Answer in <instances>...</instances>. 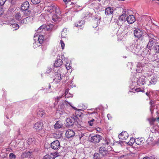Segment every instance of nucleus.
Here are the masks:
<instances>
[{
	"label": "nucleus",
	"instance_id": "1",
	"mask_svg": "<svg viewBox=\"0 0 159 159\" xmlns=\"http://www.w3.org/2000/svg\"><path fill=\"white\" fill-rule=\"evenodd\" d=\"M156 36L152 33L148 32L144 37L142 38L141 40L145 42H148L147 45V48L149 50L152 49V47L156 45L157 40Z\"/></svg>",
	"mask_w": 159,
	"mask_h": 159
},
{
	"label": "nucleus",
	"instance_id": "2",
	"mask_svg": "<svg viewBox=\"0 0 159 159\" xmlns=\"http://www.w3.org/2000/svg\"><path fill=\"white\" fill-rule=\"evenodd\" d=\"M30 4L28 1L24 2L21 6V9L22 10V12L25 16L30 15L31 11L29 9Z\"/></svg>",
	"mask_w": 159,
	"mask_h": 159
},
{
	"label": "nucleus",
	"instance_id": "3",
	"mask_svg": "<svg viewBox=\"0 0 159 159\" xmlns=\"http://www.w3.org/2000/svg\"><path fill=\"white\" fill-rule=\"evenodd\" d=\"M123 14L119 17L117 24L119 26H122L126 21L125 17L127 16V11L126 9H123Z\"/></svg>",
	"mask_w": 159,
	"mask_h": 159
},
{
	"label": "nucleus",
	"instance_id": "4",
	"mask_svg": "<svg viewBox=\"0 0 159 159\" xmlns=\"http://www.w3.org/2000/svg\"><path fill=\"white\" fill-rule=\"evenodd\" d=\"M148 33H146L144 30L142 29H136L134 31V36L138 38H140L142 36V38L144 37L146 34Z\"/></svg>",
	"mask_w": 159,
	"mask_h": 159
},
{
	"label": "nucleus",
	"instance_id": "5",
	"mask_svg": "<svg viewBox=\"0 0 159 159\" xmlns=\"http://www.w3.org/2000/svg\"><path fill=\"white\" fill-rule=\"evenodd\" d=\"M77 117L75 115H72V116L67 118L66 120V126H70L73 125L76 120Z\"/></svg>",
	"mask_w": 159,
	"mask_h": 159
},
{
	"label": "nucleus",
	"instance_id": "6",
	"mask_svg": "<svg viewBox=\"0 0 159 159\" xmlns=\"http://www.w3.org/2000/svg\"><path fill=\"white\" fill-rule=\"evenodd\" d=\"M102 139V137L101 136L96 134L91 137L90 141L91 142L96 144L98 143Z\"/></svg>",
	"mask_w": 159,
	"mask_h": 159
},
{
	"label": "nucleus",
	"instance_id": "7",
	"mask_svg": "<svg viewBox=\"0 0 159 159\" xmlns=\"http://www.w3.org/2000/svg\"><path fill=\"white\" fill-rule=\"evenodd\" d=\"M51 148L53 149H58L60 147V144L59 141L56 140L53 141L51 143Z\"/></svg>",
	"mask_w": 159,
	"mask_h": 159
},
{
	"label": "nucleus",
	"instance_id": "8",
	"mask_svg": "<svg viewBox=\"0 0 159 159\" xmlns=\"http://www.w3.org/2000/svg\"><path fill=\"white\" fill-rule=\"evenodd\" d=\"M126 20L129 24H132L135 21V18L133 15H130L127 16Z\"/></svg>",
	"mask_w": 159,
	"mask_h": 159
},
{
	"label": "nucleus",
	"instance_id": "9",
	"mask_svg": "<svg viewBox=\"0 0 159 159\" xmlns=\"http://www.w3.org/2000/svg\"><path fill=\"white\" fill-rule=\"evenodd\" d=\"M99 152L103 157H104L108 153V151L105 147H101L99 149Z\"/></svg>",
	"mask_w": 159,
	"mask_h": 159
},
{
	"label": "nucleus",
	"instance_id": "10",
	"mask_svg": "<svg viewBox=\"0 0 159 159\" xmlns=\"http://www.w3.org/2000/svg\"><path fill=\"white\" fill-rule=\"evenodd\" d=\"M75 135V132L71 129H68L66 133V137L68 139L70 138Z\"/></svg>",
	"mask_w": 159,
	"mask_h": 159
},
{
	"label": "nucleus",
	"instance_id": "11",
	"mask_svg": "<svg viewBox=\"0 0 159 159\" xmlns=\"http://www.w3.org/2000/svg\"><path fill=\"white\" fill-rule=\"evenodd\" d=\"M128 137V134L126 132H122L119 135V139L122 140L126 139Z\"/></svg>",
	"mask_w": 159,
	"mask_h": 159
},
{
	"label": "nucleus",
	"instance_id": "12",
	"mask_svg": "<svg viewBox=\"0 0 159 159\" xmlns=\"http://www.w3.org/2000/svg\"><path fill=\"white\" fill-rule=\"evenodd\" d=\"M43 124L41 122H37L34 126V129L37 130H41L43 128Z\"/></svg>",
	"mask_w": 159,
	"mask_h": 159
},
{
	"label": "nucleus",
	"instance_id": "13",
	"mask_svg": "<svg viewBox=\"0 0 159 159\" xmlns=\"http://www.w3.org/2000/svg\"><path fill=\"white\" fill-rule=\"evenodd\" d=\"M114 10L111 7H108L105 9V13L106 15H112L113 13Z\"/></svg>",
	"mask_w": 159,
	"mask_h": 159
},
{
	"label": "nucleus",
	"instance_id": "14",
	"mask_svg": "<svg viewBox=\"0 0 159 159\" xmlns=\"http://www.w3.org/2000/svg\"><path fill=\"white\" fill-rule=\"evenodd\" d=\"M145 65H142L141 63H138L137 66L136 71L138 73H140L143 70V67Z\"/></svg>",
	"mask_w": 159,
	"mask_h": 159
},
{
	"label": "nucleus",
	"instance_id": "15",
	"mask_svg": "<svg viewBox=\"0 0 159 159\" xmlns=\"http://www.w3.org/2000/svg\"><path fill=\"white\" fill-rule=\"evenodd\" d=\"M56 6L54 5L48 6L47 7V10L50 13H52L56 10Z\"/></svg>",
	"mask_w": 159,
	"mask_h": 159
},
{
	"label": "nucleus",
	"instance_id": "16",
	"mask_svg": "<svg viewBox=\"0 0 159 159\" xmlns=\"http://www.w3.org/2000/svg\"><path fill=\"white\" fill-rule=\"evenodd\" d=\"M63 63L62 60L60 59H57L54 64V66L56 67H57L61 66Z\"/></svg>",
	"mask_w": 159,
	"mask_h": 159
},
{
	"label": "nucleus",
	"instance_id": "17",
	"mask_svg": "<svg viewBox=\"0 0 159 159\" xmlns=\"http://www.w3.org/2000/svg\"><path fill=\"white\" fill-rule=\"evenodd\" d=\"M30 152L29 151H26L22 154L21 157V158H24L28 157H29L30 156Z\"/></svg>",
	"mask_w": 159,
	"mask_h": 159
},
{
	"label": "nucleus",
	"instance_id": "18",
	"mask_svg": "<svg viewBox=\"0 0 159 159\" xmlns=\"http://www.w3.org/2000/svg\"><path fill=\"white\" fill-rule=\"evenodd\" d=\"M150 50L149 49H148V48L147 49V48L144 49L141 53L143 56H146L147 55H149L150 54Z\"/></svg>",
	"mask_w": 159,
	"mask_h": 159
},
{
	"label": "nucleus",
	"instance_id": "19",
	"mask_svg": "<svg viewBox=\"0 0 159 159\" xmlns=\"http://www.w3.org/2000/svg\"><path fill=\"white\" fill-rule=\"evenodd\" d=\"M67 30L66 28L63 29L61 32V36L63 38H65L67 35Z\"/></svg>",
	"mask_w": 159,
	"mask_h": 159
},
{
	"label": "nucleus",
	"instance_id": "20",
	"mask_svg": "<svg viewBox=\"0 0 159 159\" xmlns=\"http://www.w3.org/2000/svg\"><path fill=\"white\" fill-rule=\"evenodd\" d=\"M103 157L100 153H95L94 155L93 159H100Z\"/></svg>",
	"mask_w": 159,
	"mask_h": 159
},
{
	"label": "nucleus",
	"instance_id": "21",
	"mask_svg": "<svg viewBox=\"0 0 159 159\" xmlns=\"http://www.w3.org/2000/svg\"><path fill=\"white\" fill-rule=\"evenodd\" d=\"M62 125L61 124V122L59 121H57L55 125H54V127L56 129H58L62 127Z\"/></svg>",
	"mask_w": 159,
	"mask_h": 159
},
{
	"label": "nucleus",
	"instance_id": "22",
	"mask_svg": "<svg viewBox=\"0 0 159 159\" xmlns=\"http://www.w3.org/2000/svg\"><path fill=\"white\" fill-rule=\"evenodd\" d=\"M44 111V110L42 109L39 110L37 111L38 114L41 117L45 115Z\"/></svg>",
	"mask_w": 159,
	"mask_h": 159
},
{
	"label": "nucleus",
	"instance_id": "23",
	"mask_svg": "<svg viewBox=\"0 0 159 159\" xmlns=\"http://www.w3.org/2000/svg\"><path fill=\"white\" fill-rule=\"evenodd\" d=\"M134 142L137 144L138 145H141L143 143V140H141V139H139V138L135 139L134 140Z\"/></svg>",
	"mask_w": 159,
	"mask_h": 159
},
{
	"label": "nucleus",
	"instance_id": "24",
	"mask_svg": "<svg viewBox=\"0 0 159 159\" xmlns=\"http://www.w3.org/2000/svg\"><path fill=\"white\" fill-rule=\"evenodd\" d=\"M84 23V21L81 20L75 24V25L78 27H81Z\"/></svg>",
	"mask_w": 159,
	"mask_h": 159
},
{
	"label": "nucleus",
	"instance_id": "25",
	"mask_svg": "<svg viewBox=\"0 0 159 159\" xmlns=\"http://www.w3.org/2000/svg\"><path fill=\"white\" fill-rule=\"evenodd\" d=\"M15 17L17 20H19L21 19L22 17L20 12H18L16 14Z\"/></svg>",
	"mask_w": 159,
	"mask_h": 159
},
{
	"label": "nucleus",
	"instance_id": "26",
	"mask_svg": "<svg viewBox=\"0 0 159 159\" xmlns=\"http://www.w3.org/2000/svg\"><path fill=\"white\" fill-rule=\"evenodd\" d=\"M46 28V26L45 25H42L40 26L39 28L38 29L37 31L38 32L40 33L44 29H45Z\"/></svg>",
	"mask_w": 159,
	"mask_h": 159
},
{
	"label": "nucleus",
	"instance_id": "27",
	"mask_svg": "<svg viewBox=\"0 0 159 159\" xmlns=\"http://www.w3.org/2000/svg\"><path fill=\"white\" fill-rule=\"evenodd\" d=\"M44 39V38L43 35H39L38 38V43L40 44H41L43 42Z\"/></svg>",
	"mask_w": 159,
	"mask_h": 159
},
{
	"label": "nucleus",
	"instance_id": "28",
	"mask_svg": "<svg viewBox=\"0 0 159 159\" xmlns=\"http://www.w3.org/2000/svg\"><path fill=\"white\" fill-rule=\"evenodd\" d=\"M130 49L131 50L132 52L134 53L138 51V50L136 48L134 47L133 45H132L130 47Z\"/></svg>",
	"mask_w": 159,
	"mask_h": 159
},
{
	"label": "nucleus",
	"instance_id": "29",
	"mask_svg": "<svg viewBox=\"0 0 159 159\" xmlns=\"http://www.w3.org/2000/svg\"><path fill=\"white\" fill-rule=\"evenodd\" d=\"M152 49L156 51V52H159V45H156L152 47Z\"/></svg>",
	"mask_w": 159,
	"mask_h": 159
},
{
	"label": "nucleus",
	"instance_id": "30",
	"mask_svg": "<svg viewBox=\"0 0 159 159\" xmlns=\"http://www.w3.org/2000/svg\"><path fill=\"white\" fill-rule=\"evenodd\" d=\"M58 17L57 15L54 14L52 16V20L54 22L57 21L58 20Z\"/></svg>",
	"mask_w": 159,
	"mask_h": 159
},
{
	"label": "nucleus",
	"instance_id": "31",
	"mask_svg": "<svg viewBox=\"0 0 159 159\" xmlns=\"http://www.w3.org/2000/svg\"><path fill=\"white\" fill-rule=\"evenodd\" d=\"M34 140V139L33 138H30L28 139L27 142L28 144L29 145H30L31 144L33 143Z\"/></svg>",
	"mask_w": 159,
	"mask_h": 159
},
{
	"label": "nucleus",
	"instance_id": "32",
	"mask_svg": "<svg viewBox=\"0 0 159 159\" xmlns=\"http://www.w3.org/2000/svg\"><path fill=\"white\" fill-rule=\"evenodd\" d=\"M10 26L13 28H16L15 29V30H16L19 28V25L15 23L11 24Z\"/></svg>",
	"mask_w": 159,
	"mask_h": 159
},
{
	"label": "nucleus",
	"instance_id": "33",
	"mask_svg": "<svg viewBox=\"0 0 159 159\" xmlns=\"http://www.w3.org/2000/svg\"><path fill=\"white\" fill-rule=\"evenodd\" d=\"M9 157L10 159H15L16 157V155L13 153H11L9 155Z\"/></svg>",
	"mask_w": 159,
	"mask_h": 159
},
{
	"label": "nucleus",
	"instance_id": "34",
	"mask_svg": "<svg viewBox=\"0 0 159 159\" xmlns=\"http://www.w3.org/2000/svg\"><path fill=\"white\" fill-rule=\"evenodd\" d=\"M157 82V80L156 78H152L150 81V83L151 84H154Z\"/></svg>",
	"mask_w": 159,
	"mask_h": 159
},
{
	"label": "nucleus",
	"instance_id": "35",
	"mask_svg": "<svg viewBox=\"0 0 159 159\" xmlns=\"http://www.w3.org/2000/svg\"><path fill=\"white\" fill-rule=\"evenodd\" d=\"M34 18V17L33 16H28L26 18H25V19L27 20V21H28V23L31 21Z\"/></svg>",
	"mask_w": 159,
	"mask_h": 159
},
{
	"label": "nucleus",
	"instance_id": "36",
	"mask_svg": "<svg viewBox=\"0 0 159 159\" xmlns=\"http://www.w3.org/2000/svg\"><path fill=\"white\" fill-rule=\"evenodd\" d=\"M28 23V21H27V20L25 19V18L23 19V20H21L20 22V23L21 24H26Z\"/></svg>",
	"mask_w": 159,
	"mask_h": 159
},
{
	"label": "nucleus",
	"instance_id": "37",
	"mask_svg": "<svg viewBox=\"0 0 159 159\" xmlns=\"http://www.w3.org/2000/svg\"><path fill=\"white\" fill-rule=\"evenodd\" d=\"M55 79L58 80L60 81L61 79V75L60 74H57L55 75ZM58 81V80H57Z\"/></svg>",
	"mask_w": 159,
	"mask_h": 159
},
{
	"label": "nucleus",
	"instance_id": "38",
	"mask_svg": "<svg viewBox=\"0 0 159 159\" xmlns=\"http://www.w3.org/2000/svg\"><path fill=\"white\" fill-rule=\"evenodd\" d=\"M32 2L34 4H37L39 3L40 2V0H31Z\"/></svg>",
	"mask_w": 159,
	"mask_h": 159
},
{
	"label": "nucleus",
	"instance_id": "39",
	"mask_svg": "<svg viewBox=\"0 0 159 159\" xmlns=\"http://www.w3.org/2000/svg\"><path fill=\"white\" fill-rule=\"evenodd\" d=\"M94 121V119H93L91 120L90 121H89L88 122V124H89V125L90 126H92L93 125V122Z\"/></svg>",
	"mask_w": 159,
	"mask_h": 159
},
{
	"label": "nucleus",
	"instance_id": "40",
	"mask_svg": "<svg viewBox=\"0 0 159 159\" xmlns=\"http://www.w3.org/2000/svg\"><path fill=\"white\" fill-rule=\"evenodd\" d=\"M51 157L48 155H46L43 157V159H51Z\"/></svg>",
	"mask_w": 159,
	"mask_h": 159
},
{
	"label": "nucleus",
	"instance_id": "41",
	"mask_svg": "<svg viewBox=\"0 0 159 159\" xmlns=\"http://www.w3.org/2000/svg\"><path fill=\"white\" fill-rule=\"evenodd\" d=\"M65 66L67 70H69L71 68V66L69 64L67 63L65 65Z\"/></svg>",
	"mask_w": 159,
	"mask_h": 159
},
{
	"label": "nucleus",
	"instance_id": "42",
	"mask_svg": "<svg viewBox=\"0 0 159 159\" xmlns=\"http://www.w3.org/2000/svg\"><path fill=\"white\" fill-rule=\"evenodd\" d=\"M60 43L61 44V48L62 49H63L65 47V44L62 40H61L60 41Z\"/></svg>",
	"mask_w": 159,
	"mask_h": 159
},
{
	"label": "nucleus",
	"instance_id": "43",
	"mask_svg": "<svg viewBox=\"0 0 159 159\" xmlns=\"http://www.w3.org/2000/svg\"><path fill=\"white\" fill-rule=\"evenodd\" d=\"M68 90H66V91H65V94H66V95H65V97L66 98H69V97H73V95H71V96H68L67 95V93H68Z\"/></svg>",
	"mask_w": 159,
	"mask_h": 159
},
{
	"label": "nucleus",
	"instance_id": "44",
	"mask_svg": "<svg viewBox=\"0 0 159 159\" xmlns=\"http://www.w3.org/2000/svg\"><path fill=\"white\" fill-rule=\"evenodd\" d=\"M6 0H0V6L3 5L5 2Z\"/></svg>",
	"mask_w": 159,
	"mask_h": 159
},
{
	"label": "nucleus",
	"instance_id": "45",
	"mask_svg": "<svg viewBox=\"0 0 159 159\" xmlns=\"http://www.w3.org/2000/svg\"><path fill=\"white\" fill-rule=\"evenodd\" d=\"M51 68H48L47 69L46 72L47 73H49L51 71Z\"/></svg>",
	"mask_w": 159,
	"mask_h": 159
},
{
	"label": "nucleus",
	"instance_id": "46",
	"mask_svg": "<svg viewBox=\"0 0 159 159\" xmlns=\"http://www.w3.org/2000/svg\"><path fill=\"white\" fill-rule=\"evenodd\" d=\"M154 103V101L151 100L150 102V104L151 105V107L153 105Z\"/></svg>",
	"mask_w": 159,
	"mask_h": 159
},
{
	"label": "nucleus",
	"instance_id": "47",
	"mask_svg": "<svg viewBox=\"0 0 159 159\" xmlns=\"http://www.w3.org/2000/svg\"><path fill=\"white\" fill-rule=\"evenodd\" d=\"M84 133H81L79 135V137L80 139H81L83 136H84Z\"/></svg>",
	"mask_w": 159,
	"mask_h": 159
},
{
	"label": "nucleus",
	"instance_id": "48",
	"mask_svg": "<svg viewBox=\"0 0 159 159\" xmlns=\"http://www.w3.org/2000/svg\"><path fill=\"white\" fill-rule=\"evenodd\" d=\"M41 132L40 133L42 134H45L46 133V131L44 129L43 130H41Z\"/></svg>",
	"mask_w": 159,
	"mask_h": 159
},
{
	"label": "nucleus",
	"instance_id": "49",
	"mask_svg": "<svg viewBox=\"0 0 159 159\" xmlns=\"http://www.w3.org/2000/svg\"><path fill=\"white\" fill-rule=\"evenodd\" d=\"M152 157H144L143 159H152Z\"/></svg>",
	"mask_w": 159,
	"mask_h": 159
},
{
	"label": "nucleus",
	"instance_id": "50",
	"mask_svg": "<svg viewBox=\"0 0 159 159\" xmlns=\"http://www.w3.org/2000/svg\"><path fill=\"white\" fill-rule=\"evenodd\" d=\"M59 100H58V99H57V98H56L55 99V102L54 103V104H57L58 103V102H59Z\"/></svg>",
	"mask_w": 159,
	"mask_h": 159
},
{
	"label": "nucleus",
	"instance_id": "51",
	"mask_svg": "<svg viewBox=\"0 0 159 159\" xmlns=\"http://www.w3.org/2000/svg\"><path fill=\"white\" fill-rule=\"evenodd\" d=\"M3 13V11L2 8H0V15H1Z\"/></svg>",
	"mask_w": 159,
	"mask_h": 159
},
{
	"label": "nucleus",
	"instance_id": "52",
	"mask_svg": "<svg viewBox=\"0 0 159 159\" xmlns=\"http://www.w3.org/2000/svg\"><path fill=\"white\" fill-rule=\"evenodd\" d=\"M123 143V142L121 141H120L119 143L120 145H122V143Z\"/></svg>",
	"mask_w": 159,
	"mask_h": 159
},
{
	"label": "nucleus",
	"instance_id": "53",
	"mask_svg": "<svg viewBox=\"0 0 159 159\" xmlns=\"http://www.w3.org/2000/svg\"><path fill=\"white\" fill-rule=\"evenodd\" d=\"M7 154H5V155H3L2 156V157H7Z\"/></svg>",
	"mask_w": 159,
	"mask_h": 159
},
{
	"label": "nucleus",
	"instance_id": "54",
	"mask_svg": "<svg viewBox=\"0 0 159 159\" xmlns=\"http://www.w3.org/2000/svg\"><path fill=\"white\" fill-rule=\"evenodd\" d=\"M62 96L58 97L57 98L59 100L60 98H62Z\"/></svg>",
	"mask_w": 159,
	"mask_h": 159
},
{
	"label": "nucleus",
	"instance_id": "55",
	"mask_svg": "<svg viewBox=\"0 0 159 159\" xmlns=\"http://www.w3.org/2000/svg\"><path fill=\"white\" fill-rule=\"evenodd\" d=\"M74 109H75V107H72V106H71L70 105V103L69 102H67Z\"/></svg>",
	"mask_w": 159,
	"mask_h": 159
},
{
	"label": "nucleus",
	"instance_id": "56",
	"mask_svg": "<svg viewBox=\"0 0 159 159\" xmlns=\"http://www.w3.org/2000/svg\"><path fill=\"white\" fill-rule=\"evenodd\" d=\"M156 119L154 118H153L152 119V121L153 122L155 121Z\"/></svg>",
	"mask_w": 159,
	"mask_h": 159
},
{
	"label": "nucleus",
	"instance_id": "57",
	"mask_svg": "<svg viewBox=\"0 0 159 159\" xmlns=\"http://www.w3.org/2000/svg\"><path fill=\"white\" fill-rule=\"evenodd\" d=\"M110 116V115L109 114H108L107 115V117H108V119H109V116Z\"/></svg>",
	"mask_w": 159,
	"mask_h": 159
},
{
	"label": "nucleus",
	"instance_id": "58",
	"mask_svg": "<svg viewBox=\"0 0 159 159\" xmlns=\"http://www.w3.org/2000/svg\"><path fill=\"white\" fill-rule=\"evenodd\" d=\"M105 143H103L104 144H108V143L107 142H106L105 140Z\"/></svg>",
	"mask_w": 159,
	"mask_h": 159
},
{
	"label": "nucleus",
	"instance_id": "59",
	"mask_svg": "<svg viewBox=\"0 0 159 159\" xmlns=\"http://www.w3.org/2000/svg\"><path fill=\"white\" fill-rule=\"evenodd\" d=\"M146 94L148 96H149V93H148L147 92H146Z\"/></svg>",
	"mask_w": 159,
	"mask_h": 159
},
{
	"label": "nucleus",
	"instance_id": "60",
	"mask_svg": "<svg viewBox=\"0 0 159 159\" xmlns=\"http://www.w3.org/2000/svg\"><path fill=\"white\" fill-rule=\"evenodd\" d=\"M157 120L158 121V122H159V117H158L157 118Z\"/></svg>",
	"mask_w": 159,
	"mask_h": 159
},
{
	"label": "nucleus",
	"instance_id": "61",
	"mask_svg": "<svg viewBox=\"0 0 159 159\" xmlns=\"http://www.w3.org/2000/svg\"><path fill=\"white\" fill-rule=\"evenodd\" d=\"M51 86L50 84H49V87H48L50 89L51 88Z\"/></svg>",
	"mask_w": 159,
	"mask_h": 159
},
{
	"label": "nucleus",
	"instance_id": "62",
	"mask_svg": "<svg viewBox=\"0 0 159 159\" xmlns=\"http://www.w3.org/2000/svg\"><path fill=\"white\" fill-rule=\"evenodd\" d=\"M63 1L64 2H66L67 1V0H63Z\"/></svg>",
	"mask_w": 159,
	"mask_h": 159
},
{
	"label": "nucleus",
	"instance_id": "63",
	"mask_svg": "<svg viewBox=\"0 0 159 159\" xmlns=\"http://www.w3.org/2000/svg\"><path fill=\"white\" fill-rule=\"evenodd\" d=\"M95 113V112H92V113H90V114H93V113Z\"/></svg>",
	"mask_w": 159,
	"mask_h": 159
},
{
	"label": "nucleus",
	"instance_id": "64",
	"mask_svg": "<svg viewBox=\"0 0 159 159\" xmlns=\"http://www.w3.org/2000/svg\"><path fill=\"white\" fill-rule=\"evenodd\" d=\"M157 139H158V140H159V136L157 137Z\"/></svg>",
	"mask_w": 159,
	"mask_h": 159
}]
</instances>
